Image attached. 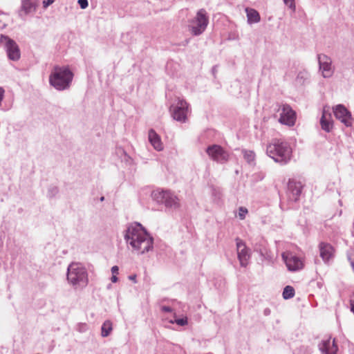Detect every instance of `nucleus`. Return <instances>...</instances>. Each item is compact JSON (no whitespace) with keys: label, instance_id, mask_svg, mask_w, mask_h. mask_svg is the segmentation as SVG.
Here are the masks:
<instances>
[{"label":"nucleus","instance_id":"1","mask_svg":"<svg viewBox=\"0 0 354 354\" xmlns=\"http://www.w3.org/2000/svg\"><path fill=\"white\" fill-rule=\"evenodd\" d=\"M124 239L128 245L141 254L153 249V237L139 223H133L127 226Z\"/></svg>","mask_w":354,"mask_h":354},{"label":"nucleus","instance_id":"2","mask_svg":"<svg viewBox=\"0 0 354 354\" xmlns=\"http://www.w3.org/2000/svg\"><path fill=\"white\" fill-rule=\"evenodd\" d=\"M266 153L274 162L284 165L291 159L292 148L288 142L283 140L273 139L267 145Z\"/></svg>","mask_w":354,"mask_h":354},{"label":"nucleus","instance_id":"3","mask_svg":"<svg viewBox=\"0 0 354 354\" xmlns=\"http://www.w3.org/2000/svg\"><path fill=\"white\" fill-rule=\"evenodd\" d=\"M73 79V73L68 67L55 66L49 75V84L62 91L70 88Z\"/></svg>","mask_w":354,"mask_h":354},{"label":"nucleus","instance_id":"4","mask_svg":"<svg viewBox=\"0 0 354 354\" xmlns=\"http://www.w3.org/2000/svg\"><path fill=\"white\" fill-rule=\"evenodd\" d=\"M66 277L75 288H84L88 282L87 270L80 263L73 262L68 266Z\"/></svg>","mask_w":354,"mask_h":354},{"label":"nucleus","instance_id":"5","mask_svg":"<svg viewBox=\"0 0 354 354\" xmlns=\"http://www.w3.org/2000/svg\"><path fill=\"white\" fill-rule=\"evenodd\" d=\"M152 199L158 204L164 205L167 209H176L180 207V200L169 190L156 189L151 192Z\"/></svg>","mask_w":354,"mask_h":354},{"label":"nucleus","instance_id":"6","mask_svg":"<svg viewBox=\"0 0 354 354\" xmlns=\"http://www.w3.org/2000/svg\"><path fill=\"white\" fill-rule=\"evenodd\" d=\"M0 46L4 48L9 59L18 61L20 59L21 53L19 46L8 36L2 34L0 35Z\"/></svg>","mask_w":354,"mask_h":354},{"label":"nucleus","instance_id":"7","mask_svg":"<svg viewBox=\"0 0 354 354\" xmlns=\"http://www.w3.org/2000/svg\"><path fill=\"white\" fill-rule=\"evenodd\" d=\"M209 22L207 12L205 9H200L193 20V25L191 26V32L195 36L201 35L206 29Z\"/></svg>","mask_w":354,"mask_h":354},{"label":"nucleus","instance_id":"8","mask_svg":"<svg viewBox=\"0 0 354 354\" xmlns=\"http://www.w3.org/2000/svg\"><path fill=\"white\" fill-rule=\"evenodd\" d=\"M170 111L175 120L185 122L187 119L188 104L184 100L178 99L176 104L171 106Z\"/></svg>","mask_w":354,"mask_h":354},{"label":"nucleus","instance_id":"9","mask_svg":"<svg viewBox=\"0 0 354 354\" xmlns=\"http://www.w3.org/2000/svg\"><path fill=\"white\" fill-rule=\"evenodd\" d=\"M206 153L211 159L218 162H225L228 160V153L218 145H209L206 149Z\"/></svg>","mask_w":354,"mask_h":354},{"label":"nucleus","instance_id":"10","mask_svg":"<svg viewBox=\"0 0 354 354\" xmlns=\"http://www.w3.org/2000/svg\"><path fill=\"white\" fill-rule=\"evenodd\" d=\"M334 115L338 120L346 127L352 126V115L351 112L342 104H338L333 107Z\"/></svg>","mask_w":354,"mask_h":354},{"label":"nucleus","instance_id":"11","mask_svg":"<svg viewBox=\"0 0 354 354\" xmlns=\"http://www.w3.org/2000/svg\"><path fill=\"white\" fill-rule=\"evenodd\" d=\"M282 259L290 271H297L303 268L304 264L301 259L292 252H283Z\"/></svg>","mask_w":354,"mask_h":354},{"label":"nucleus","instance_id":"12","mask_svg":"<svg viewBox=\"0 0 354 354\" xmlns=\"http://www.w3.org/2000/svg\"><path fill=\"white\" fill-rule=\"evenodd\" d=\"M317 59L319 70L322 71V76L324 78L330 77L334 73L330 57L325 54H319L317 55Z\"/></svg>","mask_w":354,"mask_h":354},{"label":"nucleus","instance_id":"13","mask_svg":"<svg viewBox=\"0 0 354 354\" xmlns=\"http://www.w3.org/2000/svg\"><path fill=\"white\" fill-rule=\"evenodd\" d=\"M236 248H237V255L238 259L240 262V265L242 267H246L248 264L250 254L249 252V249L245 245V243L239 239H236Z\"/></svg>","mask_w":354,"mask_h":354},{"label":"nucleus","instance_id":"14","mask_svg":"<svg viewBox=\"0 0 354 354\" xmlns=\"http://www.w3.org/2000/svg\"><path fill=\"white\" fill-rule=\"evenodd\" d=\"M279 122L288 126H292L295 124V112L289 105H283Z\"/></svg>","mask_w":354,"mask_h":354},{"label":"nucleus","instance_id":"15","mask_svg":"<svg viewBox=\"0 0 354 354\" xmlns=\"http://www.w3.org/2000/svg\"><path fill=\"white\" fill-rule=\"evenodd\" d=\"M322 354H337L338 351L337 345L335 343V339L331 341V338L322 339L318 345Z\"/></svg>","mask_w":354,"mask_h":354},{"label":"nucleus","instance_id":"16","mask_svg":"<svg viewBox=\"0 0 354 354\" xmlns=\"http://www.w3.org/2000/svg\"><path fill=\"white\" fill-rule=\"evenodd\" d=\"M302 185L300 182L289 180L288 183V194L290 200L297 201L301 193Z\"/></svg>","mask_w":354,"mask_h":354},{"label":"nucleus","instance_id":"17","mask_svg":"<svg viewBox=\"0 0 354 354\" xmlns=\"http://www.w3.org/2000/svg\"><path fill=\"white\" fill-rule=\"evenodd\" d=\"M35 3L32 0H21V6L18 11V15L21 19L25 20L26 16L35 12Z\"/></svg>","mask_w":354,"mask_h":354},{"label":"nucleus","instance_id":"18","mask_svg":"<svg viewBox=\"0 0 354 354\" xmlns=\"http://www.w3.org/2000/svg\"><path fill=\"white\" fill-rule=\"evenodd\" d=\"M254 251L258 252L263 259L268 261H271L272 260V252L268 250L265 241H261L259 243H256L254 246Z\"/></svg>","mask_w":354,"mask_h":354},{"label":"nucleus","instance_id":"19","mask_svg":"<svg viewBox=\"0 0 354 354\" xmlns=\"http://www.w3.org/2000/svg\"><path fill=\"white\" fill-rule=\"evenodd\" d=\"M320 125L326 132H330L333 128V121L331 118V114L325 109L323 110L322 115L320 119Z\"/></svg>","mask_w":354,"mask_h":354},{"label":"nucleus","instance_id":"20","mask_svg":"<svg viewBox=\"0 0 354 354\" xmlns=\"http://www.w3.org/2000/svg\"><path fill=\"white\" fill-rule=\"evenodd\" d=\"M320 251V257L323 261L327 262L333 255L334 248L333 246L327 243L322 242L319 245Z\"/></svg>","mask_w":354,"mask_h":354},{"label":"nucleus","instance_id":"21","mask_svg":"<svg viewBox=\"0 0 354 354\" xmlns=\"http://www.w3.org/2000/svg\"><path fill=\"white\" fill-rule=\"evenodd\" d=\"M148 137L150 143L156 150L160 151L163 149V145L160 138L153 129L149 131Z\"/></svg>","mask_w":354,"mask_h":354},{"label":"nucleus","instance_id":"22","mask_svg":"<svg viewBox=\"0 0 354 354\" xmlns=\"http://www.w3.org/2000/svg\"><path fill=\"white\" fill-rule=\"evenodd\" d=\"M245 12L247 14L248 23L249 24H252L260 21V15L256 10L253 8H246Z\"/></svg>","mask_w":354,"mask_h":354},{"label":"nucleus","instance_id":"23","mask_svg":"<svg viewBox=\"0 0 354 354\" xmlns=\"http://www.w3.org/2000/svg\"><path fill=\"white\" fill-rule=\"evenodd\" d=\"M112 323L109 320H106L101 328V335L102 337H107L110 335L112 331Z\"/></svg>","mask_w":354,"mask_h":354},{"label":"nucleus","instance_id":"24","mask_svg":"<svg viewBox=\"0 0 354 354\" xmlns=\"http://www.w3.org/2000/svg\"><path fill=\"white\" fill-rule=\"evenodd\" d=\"M295 289L290 286H286L283 291L282 295L284 299H289L295 296Z\"/></svg>","mask_w":354,"mask_h":354},{"label":"nucleus","instance_id":"25","mask_svg":"<svg viewBox=\"0 0 354 354\" xmlns=\"http://www.w3.org/2000/svg\"><path fill=\"white\" fill-rule=\"evenodd\" d=\"M244 159L250 164L253 163L255 160V153L253 151L243 149L242 150Z\"/></svg>","mask_w":354,"mask_h":354},{"label":"nucleus","instance_id":"26","mask_svg":"<svg viewBox=\"0 0 354 354\" xmlns=\"http://www.w3.org/2000/svg\"><path fill=\"white\" fill-rule=\"evenodd\" d=\"M59 193V189L57 186L51 185L48 189L47 196L50 198L55 197Z\"/></svg>","mask_w":354,"mask_h":354},{"label":"nucleus","instance_id":"27","mask_svg":"<svg viewBox=\"0 0 354 354\" xmlns=\"http://www.w3.org/2000/svg\"><path fill=\"white\" fill-rule=\"evenodd\" d=\"M171 324L176 323V324L183 326L187 324V318L186 317L181 318H176L174 321L170 322Z\"/></svg>","mask_w":354,"mask_h":354},{"label":"nucleus","instance_id":"28","mask_svg":"<svg viewBox=\"0 0 354 354\" xmlns=\"http://www.w3.org/2000/svg\"><path fill=\"white\" fill-rule=\"evenodd\" d=\"M307 76V73L304 71H301L298 73L296 78V81L299 84H302L304 83V80H306Z\"/></svg>","mask_w":354,"mask_h":354},{"label":"nucleus","instance_id":"29","mask_svg":"<svg viewBox=\"0 0 354 354\" xmlns=\"http://www.w3.org/2000/svg\"><path fill=\"white\" fill-rule=\"evenodd\" d=\"M285 5H286L292 12H295L296 6L295 0H283Z\"/></svg>","mask_w":354,"mask_h":354},{"label":"nucleus","instance_id":"30","mask_svg":"<svg viewBox=\"0 0 354 354\" xmlns=\"http://www.w3.org/2000/svg\"><path fill=\"white\" fill-rule=\"evenodd\" d=\"M312 348L308 346H302L299 349L298 354H311Z\"/></svg>","mask_w":354,"mask_h":354},{"label":"nucleus","instance_id":"31","mask_svg":"<svg viewBox=\"0 0 354 354\" xmlns=\"http://www.w3.org/2000/svg\"><path fill=\"white\" fill-rule=\"evenodd\" d=\"M248 213V209L245 207H241L239 209V217L240 219L243 220Z\"/></svg>","mask_w":354,"mask_h":354},{"label":"nucleus","instance_id":"32","mask_svg":"<svg viewBox=\"0 0 354 354\" xmlns=\"http://www.w3.org/2000/svg\"><path fill=\"white\" fill-rule=\"evenodd\" d=\"M77 3L82 9H85L88 6V0H78Z\"/></svg>","mask_w":354,"mask_h":354},{"label":"nucleus","instance_id":"33","mask_svg":"<svg viewBox=\"0 0 354 354\" xmlns=\"http://www.w3.org/2000/svg\"><path fill=\"white\" fill-rule=\"evenodd\" d=\"M5 91L2 87H0V106H1L2 101L4 97Z\"/></svg>","mask_w":354,"mask_h":354},{"label":"nucleus","instance_id":"34","mask_svg":"<svg viewBox=\"0 0 354 354\" xmlns=\"http://www.w3.org/2000/svg\"><path fill=\"white\" fill-rule=\"evenodd\" d=\"M54 2V0H44L43 6L44 8H47Z\"/></svg>","mask_w":354,"mask_h":354},{"label":"nucleus","instance_id":"35","mask_svg":"<svg viewBox=\"0 0 354 354\" xmlns=\"http://www.w3.org/2000/svg\"><path fill=\"white\" fill-rule=\"evenodd\" d=\"M162 310L165 313H171L172 309L170 306H164L162 307Z\"/></svg>","mask_w":354,"mask_h":354},{"label":"nucleus","instance_id":"36","mask_svg":"<svg viewBox=\"0 0 354 354\" xmlns=\"http://www.w3.org/2000/svg\"><path fill=\"white\" fill-rule=\"evenodd\" d=\"M118 270H119V268L117 266H114L111 268V272L112 273L114 274H118Z\"/></svg>","mask_w":354,"mask_h":354},{"label":"nucleus","instance_id":"37","mask_svg":"<svg viewBox=\"0 0 354 354\" xmlns=\"http://www.w3.org/2000/svg\"><path fill=\"white\" fill-rule=\"evenodd\" d=\"M270 313H271V310H270V308H265V309L263 310V315H264L265 316H268V315H270Z\"/></svg>","mask_w":354,"mask_h":354},{"label":"nucleus","instance_id":"38","mask_svg":"<svg viewBox=\"0 0 354 354\" xmlns=\"http://www.w3.org/2000/svg\"><path fill=\"white\" fill-rule=\"evenodd\" d=\"M129 279L133 281L134 283H136V275L132 274L129 276Z\"/></svg>","mask_w":354,"mask_h":354},{"label":"nucleus","instance_id":"39","mask_svg":"<svg viewBox=\"0 0 354 354\" xmlns=\"http://www.w3.org/2000/svg\"><path fill=\"white\" fill-rule=\"evenodd\" d=\"M348 260H349L350 264H351V267H352V268H353V271H354V260H353V259H351V256H350V255H348Z\"/></svg>","mask_w":354,"mask_h":354},{"label":"nucleus","instance_id":"40","mask_svg":"<svg viewBox=\"0 0 354 354\" xmlns=\"http://www.w3.org/2000/svg\"><path fill=\"white\" fill-rule=\"evenodd\" d=\"M212 73L213 75L215 77L216 76V73H217V66H214L212 67Z\"/></svg>","mask_w":354,"mask_h":354},{"label":"nucleus","instance_id":"41","mask_svg":"<svg viewBox=\"0 0 354 354\" xmlns=\"http://www.w3.org/2000/svg\"><path fill=\"white\" fill-rule=\"evenodd\" d=\"M257 176L258 177V178H259V180H262V179H263V178H264V177H265V174H264L263 173H259V174H257Z\"/></svg>","mask_w":354,"mask_h":354},{"label":"nucleus","instance_id":"42","mask_svg":"<svg viewBox=\"0 0 354 354\" xmlns=\"http://www.w3.org/2000/svg\"><path fill=\"white\" fill-rule=\"evenodd\" d=\"M111 281H112L113 283H115V282H117V281H118V278L115 274H113V275L111 277Z\"/></svg>","mask_w":354,"mask_h":354},{"label":"nucleus","instance_id":"43","mask_svg":"<svg viewBox=\"0 0 354 354\" xmlns=\"http://www.w3.org/2000/svg\"><path fill=\"white\" fill-rule=\"evenodd\" d=\"M100 201L101 202L104 201V196H101V197L100 198Z\"/></svg>","mask_w":354,"mask_h":354}]
</instances>
